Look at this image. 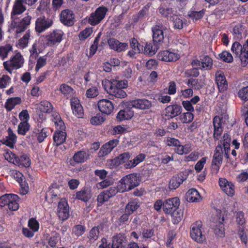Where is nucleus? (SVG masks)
<instances>
[{
    "label": "nucleus",
    "instance_id": "4c0bfd02",
    "mask_svg": "<svg viewBox=\"0 0 248 248\" xmlns=\"http://www.w3.org/2000/svg\"><path fill=\"white\" fill-rule=\"evenodd\" d=\"M134 116L133 111L126 109L120 110L117 115V119L119 121H123L130 119Z\"/></svg>",
    "mask_w": 248,
    "mask_h": 248
},
{
    "label": "nucleus",
    "instance_id": "e433bc0d",
    "mask_svg": "<svg viewBox=\"0 0 248 248\" xmlns=\"http://www.w3.org/2000/svg\"><path fill=\"white\" fill-rule=\"evenodd\" d=\"M59 90L67 98L71 97L75 93V90L71 86L64 83L60 85Z\"/></svg>",
    "mask_w": 248,
    "mask_h": 248
},
{
    "label": "nucleus",
    "instance_id": "7ed1b4c3",
    "mask_svg": "<svg viewBox=\"0 0 248 248\" xmlns=\"http://www.w3.org/2000/svg\"><path fill=\"white\" fill-rule=\"evenodd\" d=\"M11 25L16 34L24 31L31 24V16L28 14L21 19L18 17L11 18Z\"/></svg>",
    "mask_w": 248,
    "mask_h": 248
},
{
    "label": "nucleus",
    "instance_id": "052dcab7",
    "mask_svg": "<svg viewBox=\"0 0 248 248\" xmlns=\"http://www.w3.org/2000/svg\"><path fill=\"white\" fill-rule=\"evenodd\" d=\"M243 31V26L237 25L233 29L232 33L234 38L237 40L242 38V33Z\"/></svg>",
    "mask_w": 248,
    "mask_h": 248
},
{
    "label": "nucleus",
    "instance_id": "09e8293b",
    "mask_svg": "<svg viewBox=\"0 0 248 248\" xmlns=\"http://www.w3.org/2000/svg\"><path fill=\"white\" fill-rule=\"evenodd\" d=\"M88 155L84 151H78L75 154L73 157V160L77 163L84 162L87 158Z\"/></svg>",
    "mask_w": 248,
    "mask_h": 248
},
{
    "label": "nucleus",
    "instance_id": "5fc2aeb1",
    "mask_svg": "<svg viewBox=\"0 0 248 248\" xmlns=\"http://www.w3.org/2000/svg\"><path fill=\"white\" fill-rule=\"evenodd\" d=\"M130 45L131 48L135 49L136 52H143V46H141L136 39L134 38H131L130 40Z\"/></svg>",
    "mask_w": 248,
    "mask_h": 248
},
{
    "label": "nucleus",
    "instance_id": "4be33fe9",
    "mask_svg": "<svg viewBox=\"0 0 248 248\" xmlns=\"http://www.w3.org/2000/svg\"><path fill=\"white\" fill-rule=\"evenodd\" d=\"M99 110L104 114L109 115L113 111L114 106L112 103L108 99H101L98 102Z\"/></svg>",
    "mask_w": 248,
    "mask_h": 248
},
{
    "label": "nucleus",
    "instance_id": "c9c22d12",
    "mask_svg": "<svg viewBox=\"0 0 248 248\" xmlns=\"http://www.w3.org/2000/svg\"><path fill=\"white\" fill-rule=\"evenodd\" d=\"M145 158V155L144 154H140L137 155L133 160H131L125 163L124 167L126 169H130L134 168L140 162L144 161Z\"/></svg>",
    "mask_w": 248,
    "mask_h": 248
},
{
    "label": "nucleus",
    "instance_id": "ddd939ff",
    "mask_svg": "<svg viewBox=\"0 0 248 248\" xmlns=\"http://www.w3.org/2000/svg\"><path fill=\"white\" fill-rule=\"evenodd\" d=\"M63 32L62 30H55L46 35V44L54 46L59 44L62 40Z\"/></svg>",
    "mask_w": 248,
    "mask_h": 248
},
{
    "label": "nucleus",
    "instance_id": "3c124183",
    "mask_svg": "<svg viewBox=\"0 0 248 248\" xmlns=\"http://www.w3.org/2000/svg\"><path fill=\"white\" fill-rule=\"evenodd\" d=\"M108 81H110L111 84L114 85L122 89H126L128 87V82L126 80H119L115 78H111L108 80Z\"/></svg>",
    "mask_w": 248,
    "mask_h": 248
},
{
    "label": "nucleus",
    "instance_id": "f3484780",
    "mask_svg": "<svg viewBox=\"0 0 248 248\" xmlns=\"http://www.w3.org/2000/svg\"><path fill=\"white\" fill-rule=\"evenodd\" d=\"M180 201L178 197H174L166 200L163 204V210L166 213H171L177 209Z\"/></svg>",
    "mask_w": 248,
    "mask_h": 248
},
{
    "label": "nucleus",
    "instance_id": "338daca9",
    "mask_svg": "<svg viewBox=\"0 0 248 248\" xmlns=\"http://www.w3.org/2000/svg\"><path fill=\"white\" fill-rule=\"evenodd\" d=\"M49 134V130L46 128H42L37 134V140L39 142H43Z\"/></svg>",
    "mask_w": 248,
    "mask_h": 248
},
{
    "label": "nucleus",
    "instance_id": "603ef678",
    "mask_svg": "<svg viewBox=\"0 0 248 248\" xmlns=\"http://www.w3.org/2000/svg\"><path fill=\"white\" fill-rule=\"evenodd\" d=\"M179 120L184 124H187L191 122L194 119V115L192 112H184L179 116Z\"/></svg>",
    "mask_w": 248,
    "mask_h": 248
},
{
    "label": "nucleus",
    "instance_id": "2f4dec72",
    "mask_svg": "<svg viewBox=\"0 0 248 248\" xmlns=\"http://www.w3.org/2000/svg\"><path fill=\"white\" fill-rule=\"evenodd\" d=\"M186 197L189 202H199L202 199L199 192L195 188L189 189L186 193Z\"/></svg>",
    "mask_w": 248,
    "mask_h": 248
},
{
    "label": "nucleus",
    "instance_id": "13d9d810",
    "mask_svg": "<svg viewBox=\"0 0 248 248\" xmlns=\"http://www.w3.org/2000/svg\"><path fill=\"white\" fill-rule=\"evenodd\" d=\"M204 14L203 10L200 11H190L188 13V16L190 18L195 21H197L202 17Z\"/></svg>",
    "mask_w": 248,
    "mask_h": 248
},
{
    "label": "nucleus",
    "instance_id": "c03bdc74",
    "mask_svg": "<svg viewBox=\"0 0 248 248\" xmlns=\"http://www.w3.org/2000/svg\"><path fill=\"white\" fill-rule=\"evenodd\" d=\"M157 44L153 45L152 43H146L142 52L151 56L154 55L158 49Z\"/></svg>",
    "mask_w": 248,
    "mask_h": 248
},
{
    "label": "nucleus",
    "instance_id": "39448f33",
    "mask_svg": "<svg viewBox=\"0 0 248 248\" xmlns=\"http://www.w3.org/2000/svg\"><path fill=\"white\" fill-rule=\"evenodd\" d=\"M17 200L18 196L16 195L5 194L0 198V206L2 207L6 206L10 210L16 211L19 208Z\"/></svg>",
    "mask_w": 248,
    "mask_h": 248
},
{
    "label": "nucleus",
    "instance_id": "6e6d98bb",
    "mask_svg": "<svg viewBox=\"0 0 248 248\" xmlns=\"http://www.w3.org/2000/svg\"><path fill=\"white\" fill-rule=\"evenodd\" d=\"M159 12L162 16L166 17L167 18H170V19H171L173 15H174L173 14L172 9L167 7H160L159 9Z\"/></svg>",
    "mask_w": 248,
    "mask_h": 248
},
{
    "label": "nucleus",
    "instance_id": "6e6552de",
    "mask_svg": "<svg viewBox=\"0 0 248 248\" xmlns=\"http://www.w3.org/2000/svg\"><path fill=\"white\" fill-rule=\"evenodd\" d=\"M107 12V9L104 7L97 8L88 17V23L92 26L98 24L104 18Z\"/></svg>",
    "mask_w": 248,
    "mask_h": 248
},
{
    "label": "nucleus",
    "instance_id": "473e14b6",
    "mask_svg": "<svg viewBox=\"0 0 248 248\" xmlns=\"http://www.w3.org/2000/svg\"><path fill=\"white\" fill-rule=\"evenodd\" d=\"M65 130L56 129L53 136L54 143L56 146H59L63 143L66 139V135Z\"/></svg>",
    "mask_w": 248,
    "mask_h": 248
},
{
    "label": "nucleus",
    "instance_id": "f257e3e1",
    "mask_svg": "<svg viewBox=\"0 0 248 248\" xmlns=\"http://www.w3.org/2000/svg\"><path fill=\"white\" fill-rule=\"evenodd\" d=\"M231 137L227 133H225L220 141L216 149L212 161L213 169L217 173L222 163L223 150L222 145L223 146L225 155L228 157V150L230 149Z\"/></svg>",
    "mask_w": 248,
    "mask_h": 248
},
{
    "label": "nucleus",
    "instance_id": "de8ad7c7",
    "mask_svg": "<svg viewBox=\"0 0 248 248\" xmlns=\"http://www.w3.org/2000/svg\"><path fill=\"white\" fill-rule=\"evenodd\" d=\"M30 38V32H27L16 43V46L21 49L25 48L28 46Z\"/></svg>",
    "mask_w": 248,
    "mask_h": 248
},
{
    "label": "nucleus",
    "instance_id": "b1692460",
    "mask_svg": "<svg viewBox=\"0 0 248 248\" xmlns=\"http://www.w3.org/2000/svg\"><path fill=\"white\" fill-rule=\"evenodd\" d=\"M70 104L73 113L78 118H81L83 115V109L77 97H72Z\"/></svg>",
    "mask_w": 248,
    "mask_h": 248
},
{
    "label": "nucleus",
    "instance_id": "ea45409f",
    "mask_svg": "<svg viewBox=\"0 0 248 248\" xmlns=\"http://www.w3.org/2000/svg\"><path fill=\"white\" fill-rule=\"evenodd\" d=\"M17 161L18 163L16 164V166L19 167H29L31 164V160L28 155L24 154L21 155L20 157H18Z\"/></svg>",
    "mask_w": 248,
    "mask_h": 248
},
{
    "label": "nucleus",
    "instance_id": "cd10ccee",
    "mask_svg": "<svg viewBox=\"0 0 248 248\" xmlns=\"http://www.w3.org/2000/svg\"><path fill=\"white\" fill-rule=\"evenodd\" d=\"M214 125V138L215 140H219L221 133L223 132L222 127V119L218 116L214 117L213 120Z\"/></svg>",
    "mask_w": 248,
    "mask_h": 248
},
{
    "label": "nucleus",
    "instance_id": "1a4fd4ad",
    "mask_svg": "<svg viewBox=\"0 0 248 248\" xmlns=\"http://www.w3.org/2000/svg\"><path fill=\"white\" fill-rule=\"evenodd\" d=\"M191 64L193 67H199L201 70H209L212 68L213 60L208 56H203L200 57V60H193Z\"/></svg>",
    "mask_w": 248,
    "mask_h": 248
},
{
    "label": "nucleus",
    "instance_id": "aec40b11",
    "mask_svg": "<svg viewBox=\"0 0 248 248\" xmlns=\"http://www.w3.org/2000/svg\"><path fill=\"white\" fill-rule=\"evenodd\" d=\"M127 240L125 234L119 233L113 236L112 248H125Z\"/></svg>",
    "mask_w": 248,
    "mask_h": 248
},
{
    "label": "nucleus",
    "instance_id": "412c9836",
    "mask_svg": "<svg viewBox=\"0 0 248 248\" xmlns=\"http://www.w3.org/2000/svg\"><path fill=\"white\" fill-rule=\"evenodd\" d=\"M219 185L221 189L228 196H232L234 193V186L224 178L219 179Z\"/></svg>",
    "mask_w": 248,
    "mask_h": 248
},
{
    "label": "nucleus",
    "instance_id": "49530a36",
    "mask_svg": "<svg viewBox=\"0 0 248 248\" xmlns=\"http://www.w3.org/2000/svg\"><path fill=\"white\" fill-rule=\"evenodd\" d=\"M13 47L10 44L1 46H0V58L4 60L7 57L10 52L12 51Z\"/></svg>",
    "mask_w": 248,
    "mask_h": 248
},
{
    "label": "nucleus",
    "instance_id": "a878e982",
    "mask_svg": "<svg viewBox=\"0 0 248 248\" xmlns=\"http://www.w3.org/2000/svg\"><path fill=\"white\" fill-rule=\"evenodd\" d=\"M108 43L111 49L117 52L125 50L128 46L127 43H121L115 38H110L108 40Z\"/></svg>",
    "mask_w": 248,
    "mask_h": 248
},
{
    "label": "nucleus",
    "instance_id": "774afa93",
    "mask_svg": "<svg viewBox=\"0 0 248 248\" xmlns=\"http://www.w3.org/2000/svg\"><path fill=\"white\" fill-rule=\"evenodd\" d=\"M99 235V231L98 227H93L90 231L89 238L91 242H94L98 237Z\"/></svg>",
    "mask_w": 248,
    "mask_h": 248
},
{
    "label": "nucleus",
    "instance_id": "dca6fc26",
    "mask_svg": "<svg viewBox=\"0 0 248 248\" xmlns=\"http://www.w3.org/2000/svg\"><path fill=\"white\" fill-rule=\"evenodd\" d=\"M179 55L174 51L164 50L158 53L157 58L159 60L165 62H174L179 59Z\"/></svg>",
    "mask_w": 248,
    "mask_h": 248
},
{
    "label": "nucleus",
    "instance_id": "69168bd1",
    "mask_svg": "<svg viewBox=\"0 0 248 248\" xmlns=\"http://www.w3.org/2000/svg\"><path fill=\"white\" fill-rule=\"evenodd\" d=\"M178 93L180 98H188L193 95V91L191 89H186L181 90Z\"/></svg>",
    "mask_w": 248,
    "mask_h": 248
},
{
    "label": "nucleus",
    "instance_id": "393cba45",
    "mask_svg": "<svg viewBox=\"0 0 248 248\" xmlns=\"http://www.w3.org/2000/svg\"><path fill=\"white\" fill-rule=\"evenodd\" d=\"M130 105L139 109H147L152 107L151 101L145 99H137L131 101Z\"/></svg>",
    "mask_w": 248,
    "mask_h": 248
},
{
    "label": "nucleus",
    "instance_id": "9b49d317",
    "mask_svg": "<svg viewBox=\"0 0 248 248\" xmlns=\"http://www.w3.org/2000/svg\"><path fill=\"white\" fill-rule=\"evenodd\" d=\"M168 30V27L162 25H157L152 28L153 41L156 44H161L164 38V33Z\"/></svg>",
    "mask_w": 248,
    "mask_h": 248
},
{
    "label": "nucleus",
    "instance_id": "f03ea898",
    "mask_svg": "<svg viewBox=\"0 0 248 248\" xmlns=\"http://www.w3.org/2000/svg\"><path fill=\"white\" fill-rule=\"evenodd\" d=\"M24 61L23 56L19 52H16L9 60L3 62L5 70L9 73H12L14 69H18L22 67Z\"/></svg>",
    "mask_w": 248,
    "mask_h": 248
},
{
    "label": "nucleus",
    "instance_id": "c85d7f7f",
    "mask_svg": "<svg viewBox=\"0 0 248 248\" xmlns=\"http://www.w3.org/2000/svg\"><path fill=\"white\" fill-rule=\"evenodd\" d=\"M186 178L184 177L182 173L173 176L170 180L169 183V188L170 190H175L183 183Z\"/></svg>",
    "mask_w": 248,
    "mask_h": 248
},
{
    "label": "nucleus",
    "instance_id": "bf43d9fd",
    "mask_svg": "<svg viewBox=\"0 0 248 248\" xmlns=\"http://www.w3.org/2000/svg\"><path fill=\"white\" fill-rule=\"evenodd\" d=\"M93 31L92 28H86L79 33L78 35L79 39L80 40H85L92 34Z\"/></svg>",
    "mask_w": 248,
    "mask_h": 248
},
{
    "label": "nucleus",
    "instance_id": "9d476101",
    "mask_svg": "<svg viewBox=\"0 0 248 248\" xmlns=\"http://www.w3.org/2000/svg\"><path fill=\"white\" fill-rule=\"evenodd\" d=\"M202 223L201 221H196L191 225L190 236L195 241L202 243L205 237L202 232Z\"/></svg>",
    "mask_w": 248,
    "mask_h": 248
},
{
    "label": "nucleus",
    "instance_id": "423d86ee",
    "mask_svg": "<svg viewBox=\"0 0 248 248\" xmlns=\"http://www.w3.org/2000/svg\"><path fill=\"white\" fill-rule=\"evenodd\" d=\"M164 142L168 146L175 147V152L180 155L187 154L191 151L189 144L182 145L178 140L174 138L167 137L165 138Z\"/></svg>",
    "mask_w": 248,
    "mask_h": 248
},
{
    "label": "nucleus",
    "instance_id": "a211bd4d",
    "mask_svg": "<svg viewBox=\"0 0 248 248\" xmlns=\"http://www.w3.org/2000/svg\"><path fill=\"white\" fill-rule=\"evenodd\" d=\"M217 216L218 217V222L217 224L213 227L215 234L219 237H223L225 236V229L223 222L224 220V217L221 215L220 210H217Z\"/></svg>",
    "mask_w": 248,
    "mask_h": 248
},
{
    "label": "nucleus",
    "instance_id": "c756f323",
    "mask_svg": "<svg viewBox=\"0 0 248 248\" xmlns=\"http://www.w3.org/2000/svg\"><path fill=\"white\" fill-rule=\"evenodd\" d=\"M182 108L177 105H170L165 110V115L169 118H174L180 114Z\"/></svg>",
    "mask_w": 248,
    "mask_h": 248
},
{
    "label": "nucleus",
    "instance_id": "79ce46f5",
    "mask_svg": "<svg viewBox=\"0 0 248 248\" xmlns=\"http://www.w3.org/2000/svg\"><path fill=\"white\" fill-rule=\"evenodd\" d=\"M52 120L54 123L56 129L64 130L65 126L61 118L58 113H54L52 115Z\"/></svg>",
    "mask_w": 248,
    "mask_h": 248
},
{
    "label": "nucleus",
    "instance_id": "4d7b16f0",
    "mask_svg": "<svg viewBox=\"0 0 248 248\" xmlns=\"http://www.w3.org/2000/svg\"><path fill=\"white\" fill-rule=\"evenodd\" d=\"M29 128L30 125L27 122H21L18 126V133L21 135H25Z\"/></svg>",
    "mask_w": 248,
    "mask_h": 248
},
{
    "label": "nucleus",
    "instance_id": "37998d69",
    "mask_svg": "<svg viewBox=\"0 0 248 248\" xmlns=\"http://www.w3.org/2000/svg\"><path fill=\"white\" fill-rule=\"evenodd\" d=\"M3 156L6 160L11 163H13L16 165L17 164L18 161H17L18 156L14 154L11 151L6 149L4 151Z\"/></svg>",
    "mask_w": 248,
    "mask_h": 248
},
{
    "label": "nucleus",
    "instance_id": "680f3d73",
    "mask_svg": "<svg viewBox=\"0 0 248 248\" xmlns=\"http://www.w3.org/2000/svg\"><path fill=\"white\" fill-rule=\"evenodd\" d=\"M11 83L10 78L5 75H3L0 77V88L3 89L6 88Z\"/></svg>",
    "mask_w": 248,
    "mask_h": 248
},
{
    "label": "nucleus",
    "instance_id": "e2e57ef3",
    "mask_svg": "<svg viewBox=\"0 0 248 248\" xmlns=\"http://www.w3.org/2000/svg\"><path fill=\"white\" fill-rule=\"evenodd\" d=\"M183 218V211L182 210H179L173 213L172 221L173 224H177L180 222Z\"/></svg>",
    "mask_w": 248,
    "mask_h": 248
},
{
    "label": "nucleus",
    "instance_id": "58836bf2",
    "mask_svg": "<svg viewBox=\"0 0 248 248\" xmlns=\"http://www.w3.org/2000/svg\"><path fill=\"white\" fill-rule=\"evenodd\" d=\"M21 103L20 97H12L7 100L5 104V108L8 111L13 109L15 107Z\"/></svg>",
    "mask_w": 248,
    "mask_h": 248
},
{
    "label": "nucleus",
    "instance_id": "4468645a",
    "mask_svg": "<svg viewBox=\"0 0 248 248\" xmlns=\"http://www.w3.org/2000/svg\"><path fill=\"white\" fill-rule=\"evenodd\" d=\"M25 0H15L12 6L11 18L18 17L26 10Z\"/></svg>",
    "mask_w": 248,
    "mask_h": 248
},
{
    "label": "nucleus",
    "instance_id": "a18cd8bd",
    "mask_svg": "<svg viewBox=\"0 0 248 248\" xmlns=\"http://www.w3.org/2000/svg\"><path fill=\"white\" fill-rule=\"evenodd\" d=\"M140 202L137 200L130 201L126 206L125 212L131 215L140 207Z\"/></svg>",
    "mask_w": 248,
    "mask_h": 248
},
{
    "label": "nucleus",
    "instance_id": "6ab92c4d",
    "mask_svg": "<svg viewBox=\"0 0 248 248\" xmlns=\"http://www.w3.org/2000/svg\"><path fill=\"white\" fill-rule=\"evenodd\" d=\"M75 16L73 12L69 9L62 11L60 16L61 21L65 25L70 26L74 24Z\"/></svg>",
    "mask_w": 248,
    "mask_h": 248
},
{
    "label": "nucleus",
    "instance_id": "7c9ffc66",
    "mask_svg": "<svg viewBox=\"0 0 248 248\" xmlns=\"http://www.w3.org/2000/svg\"><path fill=\"white\" fill-rule=\"evenodd\" d=\"M216 81L220 91L223 92L227 89V81L222 71H218L216 72Z\"/></svg>",
    "mask_w": 248,
    "mask_h": 248
},
{
    "label": "nucleus",
    "instance_id": "864d4df0",
    "mask_svg": "<svg viewBox=\"0 0 248 248\" xmlns=\"http://www.w3.org/2000/svg\"><path fill=\"white\" fill-rule=\"evenodd\" d=\"M186 84L189 87L195 89L199 90L203 86V83L199 79H189Z\"/></svg>",
    "mask_w": 248,
    "mask_h": 248
},
{
    "label": "nucleus",
    "instance_id": "2eb2a0df",
    "mask_svg": "<svg viewBox=\"0 0 248 248\" xmlns=\"http://www.w3.org/2000/svg\"><path fill=\"white\" fill-rule=\"evenodd\" d=\"M57 214L59 218L62 221L66 220L69 217V206L64 199H62L58 203Z\"/></svg>",
    "mask_w": 248,
    "mask_h": 248
},
{
    "label": "nucleus",
    "instance_id": "5701e85b",
    "mask_svg": "<svg viewBox=\"0 0 248 248\" xmlns=\"http://www.w3.org/2000/svg\"><path fill=\"white\" fill-rule=\"evenodd\" d=\"M231 50L235 55V57H238L241 61V64L243 66H245L248 63V57H247V62L244 64L243 61V52L244 49L243 46H242L239 42L236 41L233 43L232 46Z\"/></svg>",
    "mask_w": 248,
    "mask_h": 248
},
{
    "label": "nucleus",
    "instance_id": "72a5a7b5",
    "mask_svg": "<svg viewBox=\"0 0 248 248\" xmlns=\"http://www.w3.org/2000/svg\"><path fill=\"white\" fill-rule=\"evenodd\" d=\"M130 156L131 155L129 153H124L112 159L111 160V164L113 166H117L123 163H127L126 162L128 161Z\"/></svg>",
    "mask_w": 248,
    "mask_h": 248
},
{
    "label": "nucleus",
    "instance_id": "a19ab883",
    "mask_svg": "<svg viewBox=\"0 0 248 248\" xmlns=\"http://www.w3.org/2000/svg\"><path fill=\"white\" fill-rule=\"evenodd\" d=\"M37 108L40 111L43 113H50L53 109L52 104L46 100L41 101L38 105Z\"/></svg>",
    "mask_w": 248,
    "mask_h": 248
},
{
    "label": "nucleus",
    "instance_id": "f704fd0d",
    "mask_svg": "<svg viewBox=\"0 0 248 248\" xmlns=\"http://www.w3.org/2000/svg\"><path fill=\"white\" fill-rule=\"evenodd\" d=\"M92 196L91 190L87 188H84L76 194L77 199L85 202L88 201L91 198Z\"/></svg>",
    "mask_w": 248,
    "mask_h": 248
},
{
    "label": "nucleus",
    "instance_id": "20e7f679",
    "mask_svg": "<svg viewBox=\"0 0 248 248\" xmlns=\"http://www.w3.org/2000/svg\"><path fill=\"white\" fill-rule=\"evenodd\" d=\"M139 179L136 174H130L124 177L119 182L121 192L131 190L139 184Z\"/></svg>",
    "mask_w": 248,
    "mask_h": 248
},
{
    "label": "nucleus",
    "instance_id": "0e129e2a",
    "mask_svg": "<svg viewBox=\"0 0 248 248\" xmlns=\"http://www.w3.org/2000/svg\"><path fill=\"white\" fill-rule=\"evenodd\" d=\"M85 230V228L80 224L75 225L72 229V233L77 236L82 235Z\"/></svg>",
    "mask_w": 248,
    "mask_h": 248
},
{
    "label": "nucleus",
    "instance_id": "f8f14e48",
    "mask_svg": "<svg viewBox=\"0 0 248 248\" xmlns=\"http://www.w3.org/2000/svg\"><path fill=\"white\" fill-rule=\"evenodd\" d=\"M53 24L51 19L44 16L37 18L35 21V30L36 32L41 33L49 28Z\"/></svg>",
    "mask_w": 248,
    "mask_h": 248
},
{
    "label": "nucleus",
    "instance_id": "8fccbe9b",
    "mask_svg": "<svg viewBox=\"0 0 248 248\" xmlns=\"http://www.w3.org/2000/svg\"><path fill=\"white\" fill-rule=\"evenodd\" d=\"M173 21L174 28L177 29H182L185 24V19L180 17L176 15H173L171 19Z\"/></svg>",
    "mask_w": 248,
    "mask_h": 248
},
{
    "label": "nucleus",
    "instance_id": "bb28decb",
    "mask_svg": "<svg viewBox=\"0 0 248 248\" xmlns=\"http://www.w3.org/2000/svg\"><path fill=\"white\" fill-rule=\"evenodd\" d=\"M118 139H113L104 144L101 148L100 153L102 156L109 154L119 144Z\"/></svg>",
    "mask_w": 248,
    "mask_h": 248
},
{
    "label": "nucleus",
    "instance_id": "0eeeda50",
    "mask_svg": "<svg viewBox=\"0 0 248 248\" xmlns=\"http://www.w3.org/2000/svg\"><path fill=\"white\" fill-rule=\"evenodd\" d=\"M102 84L105 91L110 95L119 98H124L127 96L125 91L111 84L108 79H105L102 80Z\"/></svg>",
    "mask_w": 248,
    "mask_h": 248
}]
</instances>
